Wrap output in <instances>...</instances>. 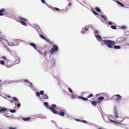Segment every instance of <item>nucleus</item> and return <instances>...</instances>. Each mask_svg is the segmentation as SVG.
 I'll use <instances>...</instances> for the list:
<instances>
[{
  "label": "nucleus",
  "mask_w": 129,
  "mask_h": 129,
  "mask_svg": "<svg viewBox=\"0 0 129 129\" xmlns=\"http://www.w3.org/2000/svg\"><path fill=\"white\" fill-rule=\"evenodd\" d=\"M103 41L105 45H107L108 47L110 48H112L113 46L115 44V43L113 41L109 40H103Z\"/></svg>",
  "instance_id": "1"
},
{
  "label": "nucleus",
  "mask_w": 129,
  "mask_h": 129,
  "mask_svg": "<svg viewBox=\"0 0 129 129\" xmlns=\"http://www.w3.org/2000/svg\"><path fill=\"white\" fill-rule=\"evenodd\" d=\"M113 98L117 102H119L122 99V97L120 95L117 94L114 95Z\"/></svg>",
  "instance_id": "2"
},
{
  "label": "nucleus",
  "mask_w": 129,
  "mask_h": 129,
  "mask_svg": "<svg viewBox=\"0 0 129 129\" xmlns=\"http://www.w3.org/2000/svg\"><path fill=\"white\" fill-rule=\"evenodd\" d=\"M114 115L115 116V117L117 118H118L119 117H118V114L117 113V110L116 107H114Z\"/></svg>",
  "instance_id": "3"
},
{
  "label": "nucleus",
  "mask_w": 129,
  "mask_h": 129,
  "mask_svg": "<svg viewBox=\"0 0 129 129\" xmlns=\"http://www.w3.org/2000/svg\"><path fill=\"white\" fill-rule=\"evenodd\" d=\"M52 111L54 114H57L58 113V112L56 111L54 109L52 108L51 107H50L49 108Z\"/></svg>",
  "instance_id": "4"
},
{
  "label": "nucleus",
  "mask_w": 129,
  "mask_h": 129,
  "mask_svg": "<svg viewBox=\"0 0 129 129\" xmlns=\"http://www.w3.org/2000/svg\"><path fill=\"white\" fill-rule=\"evenodd\" d=\"M95 36L97 39L102 41H103V40H102V39L100 35H95Z\"/></svg>",
  "instance_id": "5"
},
{
  "label": "nucleus",
  "mask_w": 129,
  "mask_h": 129,
  "mask_svg": "<svg viewBox=\"0 0 129 129\" xmlns=\"http://www.w3.org/2000/svg\"><path fill=\"white\" fill-rule=\"evenodd\" d=\"M52 49H53V50L55 51H56L58 50V48L57 46L56 45H54L53 46V48Z\"/></svg>",
  "instance_id": "6"
},
{
  "label": "nucleus",
  "mask_w": 129,
  "mask_h": 129,
  "mask_svg": "<svg viewBox=\"0 0 129 129\" xmlns=\"http://www.w3.org/2000/svg\"><path fill=\"white\" fill-rule=\"evenodd\" d=\"M30 45L33 47L35 49H36V45L35 44L32 43H29Z\"/></svg>",
  "instance_id": "7"
},
{
  "label": "nucleus",
  "mask_w": 129,
  "mask_h": 129,
  "mask_svg": "<svg viewBox=\"0 0 129 129\" xmlns=\"http://www.w3.org/2000/svg\"><path fill=\"white\" fill-rule=\"evenodd\" d=\"M82 30L81 31V33L82 34H84V33H85L86 31L88 30V29L86 28H82Z\"/></svg>",
  "instance_id": "8"
},
{
  "label": "nucleus",
  "mask_w": 129,
  "mask_h": 129,
  "mask_svg": "<svg viewBox=\"0 0 129 129\" xmlns=\"http://www.w3.org/2000/svg\"><path fill=\"white\" fill-rule=\"evenodd\" d=\"M7 110V109L6 108L4 107H2L0 108V112L1 113L2 111L4 112Z\"/></svg>",
  "instance_id": "9"
},
{
  "label": "nucleus",
  "mask_w": 129,
  "mask_h": 129,
  "mask_svg": "<svg viewBox=\"0 0 129 129\" xmlns=\"http://www.w3.org/2000/svg\"><path fill=\"white\" fill-rule=\"evenodd\" d=\"M51 63L53 66H54L55 63V59L54 58H52L51 60Z\"/></svg>",
  "instance_id": "10"
},
{
  "label": "nucleus",
  "mask_w": 129,
  "mask_h": 129,
  "mask_svg": "<svg viewBox=\"0 0 129 129\" xmlns=\"http://www.w3.org/2000/svg\"><path fill=\"white\" fill-rule=\"evenodd\" d=\"M5 11V9H2L0 10V16H3V12Z\"/></svg>",
  "instance_id": "11"
},
{
  "label": "nucleus",
  "mask_w": 129,
  "mask_h": 129,
  "mask_svg": "<svg viewBox=\"0 0 129 129\" xmlns=\"http://www.w3.org/2000/svg\"><path fill=\"white\" fill-rule=\"evenodd\" d=\"M23 120L25 121H27L29 120L30 118V117H28V118H22Z\"/></svg>",
  "instance_id": "12"
},
{
  "label": "nucleus",
  "mask_w": 129,
  "mask_h": 129,
  "mask_svg": "<svg viewBox=\"0 0 129 129\" xmlns=\"http://www.w3.org/2000/svg\"><path fill=\"white\" fill-rule=\"evenodd\" d=\"M42 99H47L48 98V96L47 95L44 94L42 97Z\"/></svg>",
  "instance_id": "13"
},
{
  "label": "nucleus",
  "mask_w": 129,
  "mask_h": 129,
  "mask_svg": "<svg viewBox=\"0 0 129 129\" xmlns=\"http://www.w3.org/2000/svg\"><path fill=\"white\" fill-rule=\"evenodd\" d=\"M58 114L59 115L62 116H63L64 115V112H58Z\"/></svg>",
  "instance_id": "14"
},
{
  "label": "nucleus",
  "mask_w": 129,
  "mask_h": 129,
  "mask_svg": "<svg viewBox=\"0 0 129 129\" xmlns=\"http://www.w3.org/2000/svg\"><path fill=\"white\" fill-rule=\"evenodd\" d=\"M117 3L118 4L120 5L122 7H124V6L121 3L119 2V1H116Z\"/></svg>",
  "instance_id": "15"
},
{
  "label": "nucleus",
  "mask_w": 129,
  "mask_h": 129,
  "mask_svg": "<svg viewBox=\"0 0 129 129\" xmlns=\"http://www.w3.org/2000/svg\"><path fill=\"white\" fill-rule=\"evenodd\" d=\"M19 18L20 19L22 20L25 22L27 21V19L25 18H23L22 17H19Z\"/></svg>",
  "instance_id": "16"
},
{
  "label": "nucleus",
  "mask_w": 129,
  "mask_h": 129,
  "mask_svg": "<svg viewBox=\"0 0 129 129\" xmlns=\"http://www.w3.org/2000/svg\"><path fill=\"white\" fill-rule=\"evenodd\" d=\"M19 18L20 19L22 20L25 22L27 21V19L25 18H23L22 17H19Z\"/></svg>",
  "instance_id": "17"
},
{
  "label": "nucleus",
  "mask_w": 129,
  "mask_h": 129,
  "mask_svg": "<svg viewBox=\"0 0 129 129\" xmlns=\"http://www.w3.org/2000/svg\"><path fill=\"white\" fill-rule=\"evenodd\" d=\"M44 105L46 107H47V108H49L48 106V103H47L46 102H44Z\"/></svg>",
  "instance_id": "18"
},
{
  "label": "nucleus",
  "mask_w": 129,
  "mask_h": 129,
  "mask_svg": "<svg viewBox=\"0 0 129 129\" xmlns=\"http://www.w3.org/2000/svg\"><path fill=\"white\" fill-rule=\"evenodd\" d=\"M91 104L92 105L95 106L97 104L96 102L95 101H92L91 102Z\"/></svg>",
  "instance_id": "19"
},
{
  "label": "nucleus",
  "mask_w": 129,
  "mask_h": 129,
  "mask_svg": "<svg viewBox=\"0 0 129 129\" xmlns=\"http://www.w3.org/2000/svg\"><path fill=\"white\" fill-rule=\"evenodd\" d=\"M121 47L119 46L115 45L114 46V48L115 49H119Z\"/></svg>",
  "instance_id": "20"
},
{
  "label": "nucleus",
  "mask_w": 129,
  "mask_h": 129,
  "mask_svg": "<svg viewBox=\"0 0 129 129\" xmlns=\"http://www.w3.org/2000/svg\"><path fill=\"white\" fill-rule=\"evenodd\" d=\"M20 22L23 25H25V26H26V24L23 21H20Z\"/></svg>",
  "instance_id": "21"
},
{
  "label": "nucleus",
  "mask_w": 129,
  "mask_h": 129,
  "mask_svg": "<svg viewBox=\"0 0 129 129\" xmlns=\"http://www.w3.org/2000/svg\"><path fill=\"white\" fill-rule=\"evenodd\" d=\"M13 100H14L15 101H17V103H19V100H18L17 98L16 97H14L13 98Z\"/></svg>",
  "instance_id": "22"
},
{
  "label": "nucleus",
  "mask_w": 129,
  "mask_h": 129,
  "mask_svg": "<svg viewBox=\"0 0 129 129\" xmlns=\"http://www.w3.org/2000/svg\"><path fill=\"white\" fill-rule=\"evenodd\" d=\"M80 97L81 98V99L82 100H83L84 101H86L88 100V99L87 98H83V97H81V96H80Z\"/></svg>",
  "instance_id": "23"
},
{
  "label": "nucleus",
  "mask_w": 129,
  "mask_h": 129,
  "mask_svg": "<svg viewBox=\"0 0 129 129\" xmlns=\"http://www.w3.org/2000/svg\"><path fill=\"white\" fill-rule=\"evenodd\" d=\"M95 10L98 11V12H100L101 11V10L98 7H96L95 8Z\"/></svg>",
  "instance_id": "24"
},
{
  "label": "nucleus",
  "mask_w": 129,
  "mask_h": 129,
  "mask_svg": "<svg viewBox=\"0 0 129 129\" xmlns=\"http://www.w3.org/2000/svg\"><path fill=\"white\" fill-rule=\"evenodd\" d=\"M100 16H101L102 18L104 19L105 21L107 20V19L106 18L105 16H104L102 15H100Z\"/></svg>",
  "instance_id": "25"
},
{
  "label": "nucleus",
  "mask_w": 129,
  "mask_h": 129,
  "mask_svg": "<svg viewBox=\"0 0 129 129\" xmlns=\"http://www.w3.org/2000/svg\"><path fill=\"white\" fill-rule=\"evenodd\" d=\"M104 99V98L103 96H101L98 98V99L99 100H103Z\"/></svg>",
  "instance_id": "26"
},
{
  "label": "nucleus",
  "mask_w": 129,
  "mask_h": 129,
  "mask_svg": "<svg viewBox=\"0 0 129 129\" xmlns=\"http://www.w3.org/2000/svg\"><path fill=\"white\" fill-rule=\"evenodd\" d=\"M51 106L52 108H53L56 107V105L55 104H52Z\"/></svg>",
  "instance_id": "27"
},
{
  "label": "nucleus",
  "mask_w": 129,
  "mask_h": 129,
  "mask_svg": "<svg viewBox=\"0 0 129 129\" xmlns=\"http://www.w3.org/2000/svg\"><path fill=\"white\" fill-rule=\"evenodd\" d=\"M94 33L95 34H99V32L98 30H94Z\"/></svg>",
  "instance_id": "28"
},
{
  "label": "nucleus",
  "mask_w": 129,
  "mask_h": 129,
  "mask_svg": "<svg viewBox=\"0 0 129 129\" xmlns=\"http://www.w3.org/2000/svg\"><path fill=\"white\" fill-rule=\"evenodd\" d=\"M40 36L41 38H43L44 39H46V38L43 35L41 34Z\"/></svg>",
  "instance_id": "29"
},
{
  "label": "nucleus",
  "mask_w": 129,
  "mask_h": 129,
  "mask_svg": "<svg viewBox=\"0 0 129 129\" xmlns=\"http://www.w3.org/2000/svg\"><path fill=\"white\" fill-rule=\"evenodd\" d=\"M54 50H53V49L52 48L50 51V52H51V54H53L54 52Z\"/></svg>",
  "instance_id": "30"
},
{
  "label": "nucleus",
  "mask_w": 129,
  "mask_h": 129,
  "mask_svg": "<svg viewBox=\"0 0 129 129\" xmlns=\"http://www.w3.org/2000/svg\"><path fill=\"white\" fill-rule=\"evenodd\" d=\"M27 83L29 85L31 86H33L32 83H31L29 81H27Z\"/></svg>",
  "instance_id": "31"
},
{
  "label": "nucleus",
  "mask_w": 129,
  "mask_h": 129,
  "mask_svg": "<svg viewBox=\"0 0 129 129\" xmlns=\"http://www.w3.org/2000/svg\"><path fill=\"white\" fill-rule=\"evenodd\" d=\"M0 63L1 64L3 65H4L5 64L4 61V60L1 61Z\"/></svg>",
  "instance_id": "32"
},
{
  "label": "nucleus",
  "mask_w": 129,
  "mask_h": 129,
  "mask_svg": "<svg viewBox=\"0 0 129 129\" xmlns=\"http://www.w3.org/2000/svg\"><path fill=\"white\" fill-rule=\"evenodd\" d=\"M111 27L113 29H115L116 28V27L113 25H112L111 26Z\"/></svg>",
  "instance_id": "33"
},
{
  "label": "nucleus",
  "mask_w": 129,
  "mask_h": 129,
  "mask_svg": "<svg viewBox=\"0 0 129 129\" xmlns=\"http://www.w3.org/2000/svg\"><path fill=\"white\" fill-rule=\"evenodd\" d=\"M40 95H42L44 94V91L43 90L41 91H40Z\"/></svg>",
  "instance_id": "34"
},
{
  "label": "nucleus",
  "mask_w": 129,
  "mask_h": 129,
  "mask_svg": "<svg viewBox=\"0 0 129 129\" xmlns=\"http://www.w3.org/2000/svg\"><path fill=\"white\" fill-rule=\"evenodd\" d=\"M10 111L11 113H14L16 111V110H10Z\"/></svg>",
  "instance_id": "35"
},
{
  "label": "nucleus",
  "mask_w": 129,
  "mask_h": 129,
  "mask_svg": "<svg viewBox=\"0 0 129 129\" xmlns=\"http://www.w3.org/2000/svg\"><path fill=\"white\" fill-rule=\"evenodd\" d=\"M20 106H21V104H20V103H19L17 105V107L18 108H19Z\"/></svg>",
  "instance_id": "36"
},
{
  "label": "nucleus",
  "mask_w": 129,
  "mask_h": 129,
  "mask_svg": "<svg viewBox=\"0 0 129 129\" xmlns=\"http://www.w3.org/2000/svg\"><path fill=\"white\" fill-rule=\"evenodd\" d=\"M81 121L85 123H87V121L84 120H82Z\"/></svg>",
  "instance_id": "37"
},
{
  "label": "nucleus",
  "mask_w": 129,
  "mask_h": 129,
  "mask_svg": "<svg viewBox=\"0 0 129 129\" xmlns=\"http://www.w3.org/2000/svg\"><path fill=\"white\" fill-rule=\"evenodd\" d=\"M36 94L38 96H40V93L39 92H37L36 93Z\"/></svg>",
  "instance_id": "38"
},
{
  "label": "nucleus",
  "mask_w": 129,
  "mask_h": 129,
  "mask_svg": "<svg viewBox=\"0 0 129 129\" xmlns=\"http://www.w3.org/2000/svg\"><path fill=\"white\" fill-rule=\"evenodd\" d=\"M68 90H69V91L71 93H72L73 92V91L71 90V89L70 88H68Z\"/></svg>",
  "instance_id": "39"
},
{
  "label": "nucleus",
  "mask_w": 129,
  "mask_h": 129,
  "mask_svg": "<svg viewBox=\"0 0 129 129\" xmlns=\"http://www.w3.org/2000/svg\"><path fill=\"white\" fill-rule=\"evenodd\" d=\"M4 115L5 116L8 118H9V117H10V116L8 115L7 114H5V115Z\"/></svg>",
  "instance_id": "40"
},
{
  "label": "nucleus",
  "mask_w": 129,
  "mask_h": 129,
  "mask_svg": "<svg viewBox=\"0 0 129 129\" xmlns=\"http://www.w3.org/2000/svg\"><path fill=\"white\" fill-rule=\"evenodd\" d=\"M93 12V13L95 15H99L96 12H95L94 10H92Z\"/></svg>",
  "instance_id": "41"
},
{
  "label": "nucleus",
  "mask_w": 129,
  "mask_h": 129,
  "mask_svg": "<svg viewBox=\"0 0 129 129\" xmlns=\"http://www.w3.org/2000/svg\"><path fill=\"white\" fill-rule=\"evenodd\" d=\"M15 62L16 64H17V63H19V60H16V61H15Z\"/></svg>",
  "instance_id": "42"
},
{
  "label": "nucleus",
  "mask_w": 129,
  "mask_h": 129,
  "mask_svg": "<svg viewBox=\"0 0 129 129\" xmlns=\"http://www.w3.org/2000/svg\"><path fill=\"white\" fill-rule=\"evenodd\" d=\"M126 28V27L125 26H123L121 27V28L122 29H125Z\"/></svg>",
  "instance_id": "43"
},
{
  "label": "nucleus",
  "mask_w": 129,
  "mask_h": 129,
  "mask_svg": "<svg viewBox=\"0 0 129 129\" xmlns=\"http://www.w3.org/2000/svg\"><path fill=\"white\" fill-rule=\"evenodd\" d=\"M5 48L7 49V50L9 51H10V49L8 48L7 46H5Z\"/></svg>",
  "instance_id": "44"
},
{
  "label": "nucleus",
  "mask_w": 129,
  "mask_h": 129,
  "mask_svg": "<svg viewBox=\"0 0 129 129\" xmlns=\"http://www.w3.org/2000/svg\"><path fill=\"white\" fill-rule=\"evenodd\" d=\"M2 58L5 59V60L7 59V58H6L4 56H2Z\"/></svg>",
  "instance_id": "45"
},
{
  "label": "nucleus",
  "mask_w": 129,
  "mask_h": 129,
  "mask_svg": "<svg viewBox=\"0 0 129 129\" xmlns=\"http://www.w3.org/2000/svg\"><path fill=\"white\" fill-rule=\"evenodd\" d=\"M92 95V94H91L90 95H89L88 96V98H90L91 97Z\"/></svg>",
  "instance_id": "46"
},
{
  "label": "nucleus",
  "mask_w": 129,
  "mask_h": 129,
  "mask_svg": "<svg viewBox=\"0 0 129 129\" xmlns=\"http://www.w3.org/2000/svg\"><path fill=\"white\" fill-rule=\"evenodd\" d=\"M9 129H16V128L14 127H10Z\"/></svg>",
  "instance_id": "47"
},
{
  "label": "nucleus",
  "mask_w": 129,
  "mask_h": 129,
  "mask_svg": "<svg viewBox=\"0 0 129 129\" xmlns=\"http://www.w3.org/2000/svg\"><path fill=\"white\" fill-rule=\"evenodd\" d=\"M57 11H58L59 10V9L58 8L55 7L54 8Z\"/></svg>",
  "instance_id": "48"
},
{
  "label": "nucleus",
  "mask_w": 129,
  "mask_h": 129,
  "mask_svg": "<svg viewBox=\"0 0 129 129\" xmlns=\"http://www.w3.org/2000/svg\"><path fill=\"white\" fill-rule=\"evenodd\" d=\"M2 96L3 97L5 98L6 99V98H7V96L6 95H2Z\"/></svg>",
  "instance_id": "49"
},
{
  "label": "nucleus",
  "mask_w": 129,
  "mask_h": 129,
  "mask_svg": "<svg viewBox=\"0 0 129 129\" xmlns=\"http://www.w3.org/2000/svg\"><path fill=\"white\" fill-rule=\"evenodd\" d=\"M38 51L39 52V53H40L42 55V54H43V52H41V51Z\"/></svg>",
  "instance_id": "50"
},
{
  "label": "nucleus",
  "mask_w": 129,
  "mask_h": 129,
  "mask_svg": "<svg viewBox=\"0 0 129 129\" xmlns=\"http://www.w3.org/2000/svg\"><path fill=\"white\" fill-rule=\"evenodd\" d=\"M109 25H112V22H109Z\"/></svg>",
  "instance_id": "51"
},
{
  "label": "nucleus",
  "mask_w": 129,
  "mask_h": 129,
  "mask_svg": "<svg viewBox=\"0 0 129 129\" xmlns=\"http://www.w3.org/2000/svg\"><path fill=\"white\" fill-rule=\"evenodd\" d=\"M8 100L9 101H10L11 103H13L14 102V101L12 100H10L9 99H8Z\"/></svg>",
  "instance_id": "52"
},
{
  "label": "nucleus",
  "mask_w": 129,
  "mask_h": 129,
  "mask_svg": "<svg viewBox=\"0 0 129 129\" xmlns=\"http://www.w3.org/2000/svg\"><path fill=\"white\" fill-rule=\"evenodd\" d=\"M46 41H47V42H50V40L49 39H45Z\"/></svg>",
  "instance_id": "53"
},
{
  "label": "nucleus",
  "mask_w": 129,
  "mask_h": 129,
  "mask_svg": "<svg viewBox=\"0 0 129 129\" xmlns=\"http://www.w3.org/2000/svg\"><path fill=\"white\" fill-rule=\"evenodd\" d=\"M41 1L43 3H45V2L44 0H41Z\"/></svg>",
  "instance_id": "54"
},
{
  "label": "nucleus",
  "mask_w": 129,
  "mask_h": 129,
  "mask_svg": "<svg viewBox=\"0 0 129 129\" xmlns=\"http://www.w3.org/2000/svg\"><path fill=\"white\" fill-rule=\"evenodd\" d=\"M114 123H116L117 124H121L120 123H119V122H117L115 121H114Z\"/></svg>",
  "instance_id": "55"
},
{
  "label": "nucleus",
  "mask_w": 129,
  "mask_h": 129,
  "mask_svg": "<svg viewBox=\"0 0 129 129\" xmlns=\"http://www.w3.org/2000/svg\"><path fill=\"white\" fill-rule=\"evenodd\" d=\"M1 42L3 44H5L4 42L2 40H1Z\"/></svg>",
  "instance_id": "56"
},
{
  "label": "nucleus",
  "mask_w": 129,
  "mask_h": 129,
  "mask_svg": "<svg viewBox=\"0 0 129 129\" xmlns=\"http://www.w3.org/2000/svg\"><path fill=\"white\" fill-rule=\"evenodd\" d=\"M4 40L8 44V42L7 40L5 39V40Z\"/></svg>",
  "instance_id": "57"
},
{
  "label": "nucleus",
  "mask_w": 129,
  "mask_h": 129,
  "mask_svg": "<svg viewBox=\"0 0 129 129\" xmlns=\"http://www.w3.org/2000/svg\"><path fill=\"white\" fill-rule=\"evenodd\" d=\"M45 54V56L46 55V54H47V53H46L45 51L44 52V53H43V54Z\"/></svg>",
  "instance_id": "58"
},
{
  "label": "nucleus",
  "mask_w": 129,
  "mask_h": 129,
  "mask_svg": "<svg viewBox=\"0 0 129 129\" xmlns=\"http://www.w3.org/2000/svg\"><path fill=\"white\" fill-rule=\"evenodd\" d=\"M7 98H10V97H11L9 95H7Z\"/></svg>",
  "instance_id": "59"
},
{
  "label": "nucleus",
  "mask_w": 129,
  "mask_h": 129,
  "mask_svg": "<svg viewBox=\"0 0 129 129\" xmlns=\"http://www.w3.org/2000/svg\"><path fill=\"white\" fill-rule=\"evenodd\" d=\"M75 120L76 121H80V120L78 119H76Z\"/></svg>",
  "instance_id": "60"
},
{
  "label": "nucleus",
  "mask_w": 129,
  "mask_h": 129,
  "mask_svg": "<svg viewBox=\"0 0 129 129\" xmlns=\"http://www.w3.org/2000/svg\"><path fill=\"white\" fill-rule=\"evenodd\" d=\"M71 5V3H69L68 5H69V6H70Z\"/></svg>",
  "instance_id": "61"
},
{
  "label": "nucleus",
  "mask_w": 129,
  "mask_h": 129,
  "mask_svg": "<svg viewBox=\"0 0 129 129\" xmlns=\"http://www.w3.org/2000/svg\"><path fill=\"white\" fill-rule=\"evenodd\" d=\"M110 121H113V122H114V120H111V119H110Z\"/></svg>",
  "instance_id": "62"
},
{
  "label": "nucleus",
  "mask_w": 129,
  "mask_h": 129,
  "mask_svg": "<svg viewBox=\"0 0 129 129\" xmlns=\"http://www.w3.org/2000/svg\"><path fill=\"white\" fill-rule=\"evenodd\" d=\"M24 81H25L27 82V81H28V80H24Z\"/></svg>",
  "instance_id": "63"
},
{
  "label": "nucleus",
  "mask_w": 129,
  "mask_h": 129,
  "mask_svg": "<svg viewBox=\"0 0 129 129\" xmlns=\"http://www.w3.org/2000/svg\"><path fill=\"white\" fill-rule=\"evenodd\" d=\"M127 45L129 46V43H126Z\"/></svg>",
  "instance_id": "64"
}]
</instances>
